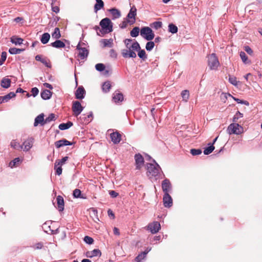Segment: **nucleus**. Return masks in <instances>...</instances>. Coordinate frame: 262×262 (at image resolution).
Masks as SVG:
<instances>
[{
	"instance_id": "obj_12",
	"label": "nucleus",
	"mask_w": 262,
	"mask_h": 262,
	"mask_svg": "<svg viewBox=\"0 0 262 262\" xmlns=\"http://www.w3.org/2000/svg\"><path fill=\"white\" fill-rule=\"evenodd\" d=\"M136 169L140 170L144 165V160L140 154H136L134 157Z\"/></svg>"
},
{
	"instance_id": "obj_48",
	"label": "nucleus",
	"mask_w": 262,
	"mask_h": 262,
	"mask_svg": "<svg viewBox=\"0 0 262 262\" xmlns=\"http://www.w3.org/2000/svg\"><path fill=\"white\" fill-rule=\"evenodd\" d=\"M43 246V244L42 242H38L33 244L31 247L35 250L41 249Z\"/></svg>"
},
{
	"instance_id": "obj_36",
	"label": "nucleus",
	"mask_w": 262,
	"mask_h": 262,
	"mask_svg": "<svg viewBox=\"0 0 262 262\" xmlns=\"http://www.w3.org/2000/svg\"><path fill=\"white\" fill-rule=\"evenodd\" d=\"M239 55H240L241 59L242 60V61L244 63L247 64V63H250V61L248 60V57L244 52L241 51L240 52Z\"/></svg>"
},
{
	"instance_id": "obj_59",
	"label": "nucleus",
	"mask_w": 262,
	"mask_h": 262,
	"mask_svg": "<svg viewBox=\"0 0 262 262\" xmlns=\"http://www.w3.org/2000/svg\"><path fill=\"white\" fill-rule=\"evenodd\" d=\"M52 10L56 13L59 12V8L57 6H54L53 4H52Z\"/></svg>"
},
{
	"instance_id": "obj_32",
	"label": "nucleus",
	"mask_w": 262,
	"mask_h": 262,
	"mask_svg": "<svg viewBox=\"0 0 262 262\" xmlns=\"http://www.w3.org/2000/svg\"><path fill=\"white\" fill-rule=\"evenodd\" d=\"M50 38V35L48 33H45L42 35L40 38V41L42 43L46 44L48 42Z\"/></svg>"
},
{
	"instance_id": "obj_21",
	"label": "nucleus",
	"mask_w": 262,
	"mask_h": 262,
	"mask_svg": "<svg viewBox=\"0 0 262 262\" xmlns=\"http://www.w3.org/2000/svg\"><path fill=\"white\" fill-rule=\"evenodd\" d=\"M111 140L114 144H118L121 140V135L118 132H115L110 135Z\"/></svg>"
},
{
	"instance_id": "obj_9",
	"label": "nucleus",
	"mask_w": 262,
	"mask_h": 262,
	"mask_svg": "<svg viewBox=\"0 0 262 262\" xmlns=\"http://www.w3.org/2000/svg\"><path fill=\"white\" fill-rule=\"evenodd\" d=\"M33 143L34 139L33 138H29L19 147L23 151H28L32 148Z\"/></svg>"
},
{
	"instance_id": "obj_7",
	"label": "nucleus",
	"mask_w": 262,
	"mask_h": 262,
	"mask_svg": "<svg viewBox=\"0 0 262 262\" xmlns=\"http://www.w3.org/2000/svg\"><path fill=\"white\" fill-rule=\"evenodd\" d=\"M137 15V9L135 6H133L129 13L127 15L126 18L128 19V23L130 25H133L136 21V16Z\"/></svg>"
},
{
	"instance_id": "obj_38",
	"label": "nucleus",
	"mask_w": 262,
	"mask_h": 262,
	"mask_svg": "<svg viewBox=\"0 0 262 262\" xmlns=\"http://www.w3.org/2000/svg\"><path fill=\"white\" fill-rule=\"evenodd\" d=\"M62 166L59 165V164H57V162H55L54 164V169L56 171V174L60 176L62 173Z\"/></svg>"
},
{
	"instance_id": "obj_5",
	"label": "nucleus",
	"mask_w": 262,
	"mask_h": 262,
	"mask_svg": "<svg viewBox=\"0 0 262 262\" xmlns=\"http://www.w3.org/2000/svg\"><path fill=\"white\" fill-rule=\"evenodd\" d=\"M243 131V127L236 123H231L227 128V132L229 135L232 134L239 135L242 133Z\"/></svg>"
},
{
	"instance_id": "obj_50",
	"label": "nucleus",
	"mask_w": 262,
	"mask_h": 262,
	"mask_svg": "<svg viewBox=\"0 0 262 262\" xmlns=\"http://www.w3.org/2000/svg\"><path fill=\"white\" fill-rule=\"evenodd\" d=\"M68 157L66 156L62 158L61 160H57L55 161V162H57V164H59V165L62 166L65 164L66 162L68 160Z\"/></svg>"
},
{
	"instance_id": "obj_25",
	"label": "nucleus",
	"mask_w": 262,
	"mask_h": 262,
	"mask_svg": "<svg viewBox=\"0 0 262 262\" xmlns=\"http://www.w3.org/2000/svg\"><path fill=\"white\" fill-rule=\"evenodd\" d=\"M100 42L103 44V47H112L113 45V39L112 38L102 39L100 40Z\"/></svg>"
},
{
	"instance_id": "obj_8",
	"label": "nucleus",
	"mask_w": 262,
	"mask_h": 262,
	"mask_svg": "<svg viewBox=\"0 0 262 262\" xmlns=\"http://www.w3.org/2000/svg\"><path fill=\"white\" fill-rule=\"evenodd\" d=\"M72 109L74 115L77 117L82 112L83 107L82 106L80 102L78 101H75L73 102Z\"/></svg>"
},
{
	"instance_id": "obj_13",
	"label": "nucleus",
	"mask_w": 262,
	"mask_h": 262,
	"mask_svg": "<svg viewBox=\"0 0 262 262\" xmlns=\"http://www.w3.org/2000/svg\"><path fill=\"white\" fill-rule=\"evenodd\" d=\"M161 229L160 224L158 222H154L149 224L147 226V229L149 230L151 233L155 234L158 232Z\"/></svg>"
},
{
	"instance_id": "obj_39",
	"label": "nucleus",
	"mask_w": 262,
	"mask_h": 262,
	"mask_svg": "<svg viewBox=\"0 0 262 262\" xmlns=\"http://www.w3.org/2000/svg\"><path fill=\"white\" fill-rule=\"evenodd\" d=\"M136 51H134L135 52ZM138 52V56L142 59L143 60H145L147 58V56L146 54V52L144 50H139L137 51Z\"/></svg>"
},
{
	"instance_id": "obj_42",
	"label": "nucleus",
	"mask_w": 262,
	"mask_h": 262,
	"mask_svg": "<svg viewBox=\"0 0 262 262\" xmlns=\"http://www.w3.org/2000/svg\"><path fill=\"white\" fill-rule=\"evenodd\" d=\"M52 37L55 39H58L61 37L60 30L58 28H55L53 33L52 34Z\"/></svg>"
},
{
	"instance_id": "obj_31",
	"label": "nucleus",
	"mask_w": 262,
	"mask_h": 262,
	"mask_svg": "<svg viewBox=\"0 0 262 262\" xmlns=\"http://www.w3.org/2000/svg\"><path fill=\"white\" fill-rule=\"evenodd\" d=\"M11 80L9 78H4L1 81V86L4 88H8L10 86Z\"/></svg>"
},
{
	"instance_id": "obj_11",
	"label": "nucleus",
	"mask_w": 262,
	"mask_h": 262,
	"mask_svg": "<svg viewBox=\"0 0 262 262\" xmlns=\"http://www.w3.org/2000/svg\"><path fill=\"white\" fill-rule=\"evenodd\" d=\"M76 49L78 51L77 57L80 59H85L89 54V51L84 47H81L80 43L77 46Z\"/></svg>"
},
{
	"instance_id": "obj_33",
	"label": "nucleus",
	"mask_w": 262,
	"mask_h": 262,
	"mask_svg": "<svg viewBox=\"0 0 262 262\" xmlns=\"http://www.w3.org/2000/svg\"><path fill=\"white\" fill-rule=\"evenodd\" d=\"M111 88V84L110 81L104 82L102 85V89L103 92L107 93L110 91Z\"/></svg>"
},
{
	"instance_id": "obj_63",
	"label": "nucleus",
	"mask_w": 262,
	"mask_h": 262,
	"mask_svg": "<svg viewBox=\"0 0 262 262\" xmlns=\"http://www.w3.org/2000/svg\"><path fill=\"white\" fill-rule=\"evenodd\" d=\"M9 52L11 54H16V48H10L9 50Z\"/></svg>"
},
{
	"instance_id": "obj_51",
	"label": "nucleus",
	"mask_w": 262,
	"mask_h": 262,
	"mask_svg": "<svg viewBox=\"0 0 262 262\" xmlns=\"http://www.w3.org/2000/svg\"><path fill=\"white\" fill-rule=\"evenodd\" d=\"M95 68L97 71L102 72L105 69V66L102 63H97L95 66Z\"/></svg>"
},
{
	"instance_id": "obj_17",
	"label": "nucleus",
	"mask_w": 262,
	"mask_h": 262,
	"mask_svg": "<svg viewBox=\"0 0 262 262\" xmlns=\"http://www.w3.org/2000/svg\"><path fill=\"white\" fill-rule=\"evenodd\" d=\"M73 143L65 139H63L55 142V145L56 148H59L63 146L72 145Z\"/></svg>"
},
{
	"instance_id": "obj_3",
	"label": "nucleus",
	"mask_w": 262,
	"mask_h": 262,
	"mask_svg": "<svg viewBox=\"0 0 262 262\" xmlns=\"http://www.w3.org/2000/svg\"><path fill=\"white\" fill-rule=\"evenodd\" d=\"M100 26L104 34L111 32L113 31V24L111 20L108 18L102 19L100 22Z\"/></svg>"
},
{
	"instance_id": "obj_52",
	"label": "nucleus",
	"mask_w": 262,
	"mask_h": 262,
	"mask_svg": "<svg viewBox=\"0 0 262 262\" xmlns=\"http://www.w3.org/2000/svg\"><path fill=\"white\" fill-rule=\"evenodd\" d=\"M84 241L89 245L92 244L94 243V239L90 236H85L84 237Z\"/></svg>"
},
{
	"instance_id": "obj_37",
	"label": "nucleus",
	"mask_w": 262,
	"mask_h": 262,
	"mask_svg": "<svg viewBox=\"0 0 262 262\" xmlns=\"http://www.w3.org/2000/svg\"><path fill=\"white\" fill-rule=\"evenodd\" d=\"M140 29L138 27H134L130 31V36L133 37H136L139 35Z\"/></svg>"
},
{
	"instance_id": "obj_54",
	"label": "nucleus",
	"mask_w": 262,
	"mask_h": 262,
	"mask_svg": "<svg viewBox=\"0 0 262 262\" xmlns=\"http://www.w3.org/2000/svg\"><path fill=\"white\" fill-rule=\"evenodd\" d=\"M94 29L97 31V34L98 35L102 36V35L104 34L102 30H101L99 26H96L94 27Z\"/></svg>"
},
{
	"instance_id": "obj_16",
	"label": "nucleus",
	"mask_w": 262,
	"mask_h": 262,
	"mask_svg": "<svg viewBox=\"0 0 262 262\" xmlns=\"http://www.w3.org/2000/svg\"><path fill=\"white\" fill-rule=\"evenodd\" d=\"M44 114L41 113L38 115L35 118L34 122V126H37L39 124L41 126H43L45 124V121L44 119Z\"/></svg>"
},
{
	"instance_id": "obj_2",
	"label": "nucleus",
	"mask_w": 262,
	"mask_h": 262,
	"mask_svg": "<svg viewBox=\"0 0 262 262\" xmlns=\"http://www.w3.org/2000/svg\"><path fill=\"white\" fill-rule=\"evenodd\" d=\"M155 164L151 163L147 164V170L148 176L150 177H156L160 173L161 171V168L159 165L153 160Z\"/></svg>"
},
{
	"instance_id": "obj_35",
	"label": "nucleus",
	"mask_w": 262,
	"mask_h": 262,
	"mask_svg": "<svg viewBox=\"0 0 262 262\" xmlns=\"http://www.w3.org/2000/svg\"><path fill=\"white\" fill-rule=\"evenodd\" d=\"M181 96L182 97L183 100L185 102H187L189 98V92L188 90H185L182 91L181 92Z\"/></svg>"
},
{
	"instance_id": "obj_41",
	"label": "nucleus",
	"mask_w": 262,
	"mask_h": 262,
	"mask_svg": "<svg viewBox=\"0 0 262 262\" xmlns=\"http://www.w3.org/2000/svg\"><path fill=\"white\" fill-rule=\"evenodd\" d=\"M150 26L156 30H158L162 27V23L161 21H155L151 24Z\"/></svg>"
},
{
	"instance_id": "obj_27",
	"label": "nucleus",
	"mask_w": 262,
	"mask_h": 262,
	"mask_svg": "<svg viewBox=\"0 0 262 262\" xmlns=\"http://www.w3.org/2000/svg\"><path fill=\"white\" fill-rule=\"evenodd\" d=\"M224 96H225L226 99H227L228 97H232L238 103L244 104H245L246 105H249V102L248 101H244V100H240V99H239L238 98H236L233 97L229 93H225V94H224Z\"/></svg>"
},
{
	"instance_id": "obj_56",
	"label": "nucleus",
	"mask_w": 262,
	"mask_h": 262,
	"mask_svg": "<svg viewBox=\"0 0 262 262\" xmlns=\"http://www.w3.org/2000/svg\"><path fill=\"white\" fill-rule=\"evenodd\" d=\"M127 24H128V19L126 18V20L122 21V23L120 24V27L122 29H125L127 27Z\"/></svg>"
},
{
	"instance_id": "obj_24",
	"label": "nucleus",
	"mask_w": 262,
	"mask_h": 262,
	"mask_svg": "<svg viewBox=\"0 0 262 262\" xmlns=\"http://www.w3.org/2000/svg\"><path fill=\"white\" fill-rule=\"evenodd\" d=\"M41 97L43 100L49 99L52 96V92L48 90H42L40 93Z\"/></svg>"
},
{
	"instance_id": "obj_61",
	"label": "nucleus",
	"mask_w": 262,
	"mask_h": 262,
	"mask_svg": "<svg viewBox=\"0 0 262 262\" xmlns=\"http://www.w3.org/2000/svg\"><path fill=\"white\" fill-rule=\"evenodd\" d=\"M109 194L113 198H116L118 195V193L114 190L110 191Z\"/></svg>"
},
{
	"instance_id": "obj_19",
	"label": "nucleus",
	"mask_w": 262,
	"mask_h": 262,
	"mask_svg": "<svg viewBox=\"0 0 262 262\" xmlns=\"http://www.w3.org/2000/svg\"><path fill=\"white\" fill-rule=\"evenodd\" d=\"M151 247H147L146 249L144 251L139 254L135 258L137 262H141L142 259H144L147 253L151 250Z\"/></svg>"
},
{
	"instance_id": "obj_60",
	"label": "nucleus",
	"mask_w": 262,
	"mask_h": 262,
	"mask_svg": "<svg viewBox=\"0 0 262 262\" xmlns=\"http://www.w3.org/2000/svg\"><path fill=\"white\" fill-rule=\"evenodd\" d=\"M245 51L250 55H251L253 53V51L251 49V48L249 46L245 47Z\"/></svg>"
},
{
	"instance_id": "obj_30",
	"label": "nucleus",
	"mask_w": 262,
	"mask_h": 262,
	"mask_svg": "<svg viewBox=\"0 0 262 262\" xmlns=\"http://www.w3.org/2000/svg\"><path fill=\"white\" fill-rule=\"evenodd\" d=\"M208 147L205 148L204 150V154L205 155H208L211 154L214 149L215 147L211 143L208 144Z\"/></svg>"
},
{
	"instance_id": "obj_55",
	"label": "nucleus",
	"mask_w": 262,
	"mask_h": 262,
	"mask_svg": "<svg viewBox=\"0 0 262 262\" xmlns=\"http://www.w3.org/2000/svg\"><path fill=\"white\" fill-rule=\"evenodd\" d=\"M31 93H32L31 95H32L34 97H35L38 94L39 90L36 87L33 88L31 89Z\"/></svg>"
},
{
	"instance_id": "obj_46",
	"label": "nucleus",
	"mask_w": 262,
	"mask_h": 262,
	"mask_svg": "<svg viewBox=\"0 0 262 262\" xmlns=\"http://www.w3.org/2000/svg\"><path fill=\"white\" fill-rule=\"evenodd\" d=\"M155 43L153 41H148L146 44L145 48L147 51H150L154 48Z\"/></svg>"
},
{
	"instance_id": "obj_47",
	"label": "nucleus",
	"mask_w": 262,
	"mask_h": 262,
	"mask_svg": "<svg viewBox=\"0 0 262 262\" xmlns=\"http://www.w3.org/2000/svg\"><path fill=\"white\" fill-rule=\"evenodd\" d=\"M55 119V114L52 113L49 115L48 117H47L45 119V124L50 122L51 121L54 120Z\"/></svg>"
},
{
	"instance_id": "obj_29",
	"label": "nucleus",
	"mask_w": 262,
	"mask_h": 262,
	"mask_svg": "<svg viewBox=\"0 0 262 262\" xmlns=\"http://www.w3.org/2000/svg\"><path fill=\"white\" fill-rule=\"evenodd\" d=\"M73 123L71 121L64 123H62L59 124L58 127L60 130H65L69 128L73 125Z\"/></svg>"
},
{
	"instance_id": "obj_15",
	"label": "nucleus",
	"mask_w": 262,
	"mask_h": 262,
	"mask_svg": "<svg viewBox=\"0 0 262 262\" xmlns=\"http://www.w3.org/2000/svg\"><path fill=\"white\" fill-rule=\"evenodd\" d=\"M75 97L77 99H82L84 98L85 95V91L84 88L80 86L76 90L75 93Z\"/></svg>"
},
{
	"instance_id": "obj_62",
	"label": "nucleus",
	"mask_w": 262,
	"mask_h": 262,
	"mask_svg": "<svg viewBox=\"0 0 262 262\" xmlns=\"http://www.w3.org/2000/svg\"><path fill=\"white\" fill-rule=\"evenodd\" d=\"M6 57H7V53H6V52H3L2 53V55H1V59H2V61H5L6 60Z\"/></svg>"
},
{
	"instance_id": "obj_14",
	"label": "nucleus",
	"mask_w": 262,
	"mask_h": 262,
	"mask_svg": "<svg viewBox=\"0 0 262 262\" xmlns=\"http://www.w3.org/2000/svg\"><path fill=\"white\" fill-rule=\"evenodd\" d=\"M163 202L165 207L169 208L172 206V199L169 194H164Z\"/></svg>"
},
{
	"instance_id": "obj_23",
	"label": "nucleus",
	"mask_w": 262,
	"mask_h": 262,
	"mask_svg": "<svg viewBox=\"0 0 262 262\" xmlns=\"http://www.w3.org/2000/svg\"><path fill=\"white\" fill-rule=\"evenodd\" d=\"M58 208L59 211H62L64 209V200L63 198L60 196H57L56 198Z\"/></svg>"
},
{
	"instance_id": "obj_53",
	"label": "nucleus",
	"mask_w": 262,
	"mask_h": 262,
	"mask_svg": "<svg viewBox=\"0 0 262 262\" xmlns=\"http://www.w3.org/2000/svg\"><path fill=\"white\" fill-rule=\"evenodd\" d=\"M229 81L234 85H237V81L236 80V78L235 77H229Z\"/></svg>"
},
{
	"instance_id": "obj_58",
	"label": "nucleus",
	"mask_w": 262,
	"mask_h": 262,
	"mask_svg": "<svg viewBox=\"0 0 262 262\" xmlns=\"http://www.w3.org/2000/svg\"><path fill=\"white\" fill-rule=\"evenodd\" d=\"M16 164V158H15L9 163V166L12 168L14 167L15 166Z\"/></svg>"
},
{
	"instance_id": "obj_34",
	"label": "nucleus",
	"mask_w": 262,
	"mask_h": 262,
	"mask_svg": "<svg viewBox=\"0 0 262 262\" xmlns=\"http://www.w3.org/2000/svg\"><path fill=\"white\" fill-rule=\"evenodd\" d=\"M96 4L94 6L95 12H97L98 10H100L103 7L104 3L102 0H96Z\"/></svg>"
},
{
	"instance_id": "obj_22",
	"label": "nucleus",
	"mask_w": 262,
	"mask_h": 262,
	"mask_svg": "<svg viewBox=\"0 0 262 262\" xmlns=\"http://www.w3.org/2000/svg\"><path fill=\"white\" fill-rule=\"evenodd\" d=\"M113 100L115 103H119L123 100L122 94L119 92H115L113 94Z\"/></svg>"
},
{
	"instance_id": "obj_26",
	"label": "nucleus",
	"mask_w": 262,
	"mask_h": 262,
	"mask_svg": "<svg viewBox=\"0 0 262 262\" xmlns=\"http://www.w3.org/2000/svg\"><path fill=\"white\" fill-rule=\"evenodd\" d=\"M51 46L55 48H64L66 46L65 43L60 40H56L55 41L52 42Z\"/></svg>"
},
{
	"instance_id": "obj_43",
	"label": "nucleus",
	"mask_w": 262,
	"mask_h": 262,
	"mask_svg": "<svg viewBox=\"0 0 262 262\" xmlns=\"http://www.w3.org/2000/svg\"><path fill=\"white\" fill-rule=\"evenodd\" d=\"M73 196L75 198H84L81 195V191L78 189H75L73 191Z\"/></svg>"
},
{
	"instance_id": "obj_6",
	"label": "nucleus",
	"mask_w": 262,
	"mask_h": 262,
	"mask_svg": "<svg viewBox=\"0 0 262 262\" xmlns=\"http://www.w3.org/2000/svg\"><path fill=\"white\" fill-rule=\"evenodd\" d=\"M141 35L147 40H151L155 37L151 29L148 27L142 28L140 31Z\"/></svg>"
},
{
	"instance_id": "obj_28",
	"label": "nucleus",
	"mask_w": 262,
	"mask_h": 262,
	"mask_svg": "<svg viewBox=\"0 0 262 262\" xmlns=\"http://www.w3.org/2000/svg\"><path fill=\"white\" fill-rule=\"evenodd\" d=\"M110 11L112 15L113 19L118 18L121 16L120 11L116 8H112L110 10Z\"/></svg>"
},
{
	"instance_id": "obj_45",
	"label": "nucleus",
	"mask_w": 262,
	"mask_h": 262,
	"mask_svg": "<svg viewBox=\"0 0 262 262\" xmlns=\"http://www.w3.org/2000/svg\"><path fill=\"white\" fill-rule=\"evenodd\" d=\"M243 117V114L239 111H237L233 118V122L234 123L237 122L238 119L242 118Z\"/></svg>"
},
{
	"instance_id": "obj_57",
	"label": "nucleus",
	"mask_w": 262,
	"mask_h": 262,
	"mask_svg": "<svg viewBox=\"0 0 262 262\" xmlns=\"http://www.w3.org/2000/svg\"><path fill=\"white\" fill-rule=\"evenodd\" d=\"M17 93H26V96L27 97H29L31 96L28 92L23 90L22 89L20 88H17Z\"/></svg>"
},
{
	"instance_id": "obj_20",
	"label": "nucleus",
	"mask_w": 262,
	"mask_h": 262,
	"mask_svg": "<svg viewBox=\"0 0 262 262\" xmlns=\"http://www.w3.org/2000/svg\"><path fill=\"white\" fill-rule=\"evenodd\" d=\"M35 59L37 61H39L41 63H42L45 66H46L48 68L51 67V64L50 63V61L47 58H43L42 56L40 55H37L35 56Z\"/></svg>"
},
{
	"instance_id": "obj_40",
	"label": "nucleus",
	"mask_w": 262,
	"mask_h": 262,
	"mask_svg": "<svg viewBox=\"0 0 262 262\" xmlns=\"http://www.w3.org/2000/svg\"><path fill=\"white\" fill-rule=\"evenodd\" d=\"M168 31L172 34L176 33L178 32V27L173 24H170L168 25Z\"/></svg>"
},
{
	"instance_id": "obj_49",
	"label": "nucleus",
	"mask_w": 262,
	"mask_h": 262,
	"mask_svg": "<svg viewBox=\"0 0 262 262\" xmlns=\"http://www.w3.org/2000/svg\"><path fill=\"white\" fill-rule=\"evenodd\" d=\"M190 153L193 156L199 155L202 153V150L201 149H191L190 150Z\"/></svg>"
},
{
	"instance_id": "obj_10",
	"label": "nucleus",
	"mask_w": 262,
	"mask_h": 262,
	"mask_svg": "<svg viewBox=\"0 0 262 262\" xmlns=\"http://www.w3.org/2000/svg\"><path fill=\"white\" fill-rule=\"evenodd\" d=\"M162 189L164 194H169L172 190V185L170 181L165 179L162 182Z\"/></svg>"
},
{
	"instance_id": "obj_4",
	"label": "nucleus",
	"mask_w": 262,
	"mask_h": 262,
	"mask_svg": "<svg viewBox=\"0 0 262 262\" xmlns=\"http://www.w3.org/2000/svg\"><path fill=\"white\" fill-rule=\"evenodd\" d=\"M208 64L211 70H216L220 65L215 54L212 53L208 56Z\"/></svg>"
},
{
	"instance_id": "obj_1",
	"label": "nucleus",
	"mask_w": 262,
	"mask_h": 262,
	"mask_svg": "<svg viewBox=\"0 0 262 262\" xmlns=\"http://www.w3.org/2000/svg\"><path fill=\"white\" fill-rule=\"evenodd\" d=\"M126 47V49H123L121 51V54L124 58H136V53L134 51H138L140 50V46L139 43L135 41L132 45L129 43H124Z\"/></svg>"
},
{
	"instance_id": "obj_44",
	"label": "nucleus",
	"mask_w": 262,
	"mask_h": 262,
	"mask_svg": "<svg viewBox=\"0 0 262 262\" xmlns=\"http://www.w3.org/2000/svg\"><path fill=\"white\" fill-rule=\"evenodd\" d=\"M15 96V94L14 92H10L8 94L4 96L3 99L4 100V101L7 102L9 101L11 98H13Z\"/></svg>"
},
{
	"instance_id": "obj_64",
	"label": "nucleus",
	"mask_w": 262,
	"mask_h": 262,
	"mask_svg": "<svg viewBox=\"0 0 262 262\" xmlns=\"http://www.w3.org/2000/svg\"><path fill=\"white\" fill-rule=\"evenodd\" d=\"M107 213H108V215L109 216L112 217L113 219L115 217L114 213L113 212V211L111 209H109L107 211Z\"/></svg>"
},
{
	"instance_id": "obj_18",
	"label": "nucleus",
	"mask_w": 262,
	"mask_h": 262,
	"mask_svg": "<svg viewBox=\"0 0 262 262\" xmlns=\"http://www.w3.org/2000/svg\"><path fill=\"white\" fill-rule=\"evenodd\" d=\"M101 255V252L99 249H94L91 251H87L86 253V256L89 258H92L94 257H100Z\"/></svg>"
}]
</instances>
